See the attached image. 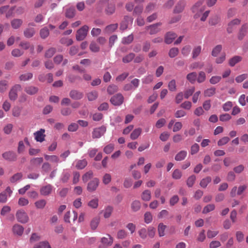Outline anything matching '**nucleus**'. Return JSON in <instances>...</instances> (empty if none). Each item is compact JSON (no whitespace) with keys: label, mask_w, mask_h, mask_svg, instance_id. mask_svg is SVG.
Masks as SVG:
<instances>
[{"label":"nucleus","mask_w":248,"mask_h":248,"mask_svg":"<svg viewBox=\"0 0 248 248\" xmlns=\"http://www.w3.org/2000/svg\"><path fill=\"white\" fill-rule=\"evenodd\" d=\"M89 29V28L87 25H84L78 29L77 31V40L79 41L84 40L87 35Z\"/></svg>","instance_id":"f257e3e1"},{"label":"nucleus","mask_w":248,"mask_h":248,"mask_svg":"<svg viewBox=\"0 0 248 248\" xmlns=\"http://www.w3.org/2000/svg\"><path fill=\"white\" fill-rule=\"evenodd\" d=\"M22 89L21 86L19 84H16L13 86L9 93V97L11 101H15L17 98V92Z\"/></svg>","instance_id":"f03ea898"},{"label":"nucleus","mask_w":248,"mask_h":248,"mask_svg":"<svg viewBox=\"0 0 248 248\" xmlns=\"http://www.w3.org/2000/svg\"><path fill=\"white\" fill-rule=\"evenodd\" d=\"M133 21V18L132 17L125 16L120 24V29L123 31L125 30L129 26H132Z\"/></svg>","instance_id":"7ed1b4c3"},{"label":"nucleus","mask_w":248,"mask_h":248,"mask_svg":"<svg viewBox=\"0 0 248 248\" xmlns=\"http://www.w3.org/2000/svg\"><path fill=\"white\" fill-rule=\"evenodd\" d=\"M16 217L18 221L22 223H26L29 220L27 214L23 210H18L16 213Z\"/></svg>","instance_id":"20e7f679"},{"label":"nucleus","mask_w":248,"mask_h":248,"mask_svg":"<svg viewBox=\"0 0 248 248\" xmlns=\"http://www.w3.org/2000/svg\"><path fill=\"white\" fill-rule=\"evenodd\" d=\"M246 188L247 186L246 185H241L238 187V189L237 190V186H234L232 187L230 192V195L232 197H234L236 195H241Z\"/></svg>","instance_id":"39448f33"},{"label":"nucleus","mask_w":248,"mask_h":248,"mask_svg":"<svg viewBox=\"0 0 248 248\" xmlns=\"http://www.w3.org/2000/svg\"><path fill=\"white\" fill-rule=\"evenodd\" d=\"M106 131V128L104 126L94 128L92 132V137L98 139L103 136Z\"/></svg>","instance_id":"423d86ee"},{"label":"nucleus","mask_w":248,"mask_h":248,"mask_svg":"<svg viewBox=\"0 0 248 248\" xmlns=\"http://www.w3.org/2000/svg\"><path fill=\"white\" fill-rule=\"evenodd\" d=\"M13 191L8 186L5 191L0 193V202L5 203L7 201V198L10 197Z\"/></svg>","instance_id":"0eeeda50"},{"label":"nucleus","mask_w":248,"mask_h":248,"mask_svg":"<svg viewBox=\"0 0 248 248\" xmlns=\"http://www.w3.org/2000/svg\"><path fill=\"white\" fill-rule=\"evenodd\" d=\"M161 25L162 23L161 22H158L148 26H146L145 29L146 30L149 31L150 34L153 35L157 33L160 31V28L159 27L161 26Z\"/></svg>","instance_id":"6e6552de"},{"label":"nucleus","mask_w":248,"mask_h":248,"mask_svg":"<svg viewBox=\"0 0 248 248\" xmlns=\"http://www.w3.org/2000/svg\"><path fill=\"white\" fill-rule=\"evenodd\" d=\"M124 99L121 93H117L110 98V101L114 106H120L123 103Z\"/></svg>","instance_id":"1a4fd4ad"},{"label":"nucleus","mask_w":248,"mask_h":248,"mask_svg":"<svg viewBox=\"0 0 248 248\" xmlns=\"http://www.w3.org/2000/svg\"><path fill=\"white\" fill-rule=\"evenodd\" d=\"M99 180L98 178H93L92 180L90 181L89 182V183L88 184V186H87V190L91 192L95 191L97 189V188L99 185Z\"/></svg>","instance_id":"9d476101"},{"label":"nucleus","mask_w":248,"mask_h":248,"mask_svg":"<svg viewBox=\"0 0 248 248\" xmlns=\"http://www.w3.org/2000/svg\"><path fill=\"white\" fill-rule=\"evenodd\" d=\"M45 130L44 129H40L39 130L34 133L35 140L40 142H42L45 140L46 135L45 134Z\"/></svg>","instance_id":"9b49d317"},{"label":"nucleus","mask_w":248,"mask_h":248,"mask_svg":"<svg viewBox=\"0 0 248 248\" xmlns=\"http://www.w3.org/2000/svg\"><path fill=\"white\" fill-rule=\"evenodd\" d=\"M2 156L5 160L9 161H14L17 158L16 153L12 151L5 152L2 154Z\"/></svg>","instance_id":"f8f14e48"},{"label":"nucleus","mask_w":248,"mask_h":248,"mask_svg":"<svg viewBox=\"0 0 248 248\" xmlns=\"http://www.w3.org/2000/svg\"><path fill=\"white\" fill-rule=\"evenodd\" d=\"M240 23V20L238 19H235L231 21L228 24L227 31L228 33H231L233 31L236 29V26L239 25Z\"/></svg>","instance_id":"ddd939ff"},{"label":"nucleus","mask_w":248,"mask_h":248,"mask_svg":"<svg viewBox=\"0 0 248 248\" xmlns=\"http://www.w3.org/2000/svg\"><path fill=\"white\" fill-rule=\"evenodd\" d=\"M53 186L50 184L42 186L40 190L41 195L46 196L50 194L52 191Z\"/></svg>","instance_id":"4468645a"},{"label":"nucleus","mask_w":248,"mask_h":248,"mask_svg":"<svg viewBox=\"0 0 248 248\" xmlns=\"http://www.w3.org/2000/svg\"><path fill=\"white\" fill-rule=\"evenodd\" d=\"M204 0H200L198 1L192 7V11L198 13L199 12H202L204 10V6H202Z\"/></svg>","instance_id":"2eb2a0df"},{"label":"nucleus","mask_w":248,"mask_h":248,"mask_svg":"<svg viewBox=\"0 0 248 248\" xmlns=\"http://www.w3.org/2000/svg\"><path fill=\"white\" fill-rule=\"evenodd\" d=\"M177 36V34L173 32H168L165 36V42L167 44H170L173 42Z\"/></svg>","instance_id":"dca6fc26"},{"label":"nucleus","mask_w":248,"mask_h":248,"mask_svg":"<svg viewBox=\"0 0 248 248\" xmlns=\"http://www.w3.org/2000/svg\"><path fill=\"white\" fill-rule=\"evenodd\" d=\"M70 97L74 100H79L83 98V93L76 90H72L69 93Z\"/></svg>","instance_id":"f3484780"},{"label":"nucleus","mask_w":248,"mask_h":248,"mask_svg":"<svg viewBox=\"0 0 248 248\" xmlns=\"http://www.w3.org/2000/svg\"><path fill=\"white\" fill-rule=\"evenodd\" d=\"M19 46L24 49H29L31 54H33L34 53V46L33 45H31L29 42L22 41L19 44Z\"/></svg>","instance_id":"a211bd4d"},{"label":"nucleus","mask_w":248,"mask_h":248,"mask_svg":"<svg viewBox=\"0 0 248 248\" xmlns=\"http://www.w3.org/2000/svg\"><path fill=\"white\" fill-rule=\"evenodd\" d=\"M76 10L74 7L71 6L67 8L65 12V16L67 18H72L75 16Z\"/></svg>","instance_id":"6ab92c4d"},{"label":"nucleus","mask_w":248,"mask_h":248,"mask_svg":"<svg viewBox=\"0 0 248 248\" xmlns=\"http://www.w3.org/2000/svg\"><path fill=\"white\" fill-rule=\"evenodd\" d=\"M108 238L102 237L101 240V243L107 247L111 246L113 242V238L109 235L108 234Z\"/></svg>","instance_id":"aec40b11"},{"label":"nucleus","mask_w":248,"mask_h":248,"mask_svg":"<svg viewBox=\"0 0 248 248\" xmlns=\"http://www.w3.org/2000/svg\"><path fill=\"white\" fill-rule=\"evenodd\" d=\"M22 23L23 20L18 18L14 19L11 22V26L14 29L19 28Z\"/></svg>","instance_id":"412c9836"},{"label":"nucleus","mask_w":248,"mask_h":248,"mask_svg":"<svg viewBox=\"0 0 248 248\" xmlns=\"http://www.w3.org/2000/svg\"><path fill=\"white\" fill-rule=\"evenodd\" d=\"M24 231L23 227L18 224L15 225L13 227V232L15 234L18 235H21L23 234Z\"/></svg>","instance_id":"4be33fe9"},{"label":"nucleus","mask_w":248,"mask_h":248,"mask_svg":"<svg viewBox=\"0 0 248 248\" xmlns=\"http://www.w3.org/2000/svg\"><path fill=\"white\" fill-rule=\"evenodd\" d=\"M35 31L33 28H27L24 31V35L25 37L30 38L35 34Z\"/></svg>","instance_id":"5701e85b"},{"label":"nucleus","mask_w":248,"mask_h":248,"mask_svg":"<svg viewBox=\"0 0 248 248\" xmlns=\"http://www.w3.org/2000/svg\"><path fill=\"white\" fill-rule=\"evenodd\" d=\"M187 155V152L182 150L178 153L175 156V160L180 161L185 159Z\"/></svg>","instance_id":"b1692460"},{"label":"nucleus","mask_w":248,"mask_h":248,"mask_svg":"<svg viewBox=\"0 0 248 248\" xmlns=\"http://www.w3.org/2000/svg\"><path fill=\"white\" fill-rule=\"evenodd\" d=\"M24 90L27 94L30 95H33L37 93L38 89L36 87L30 86L26 87Z\"/></svg>","instance_id":"393cba45"},{"label":"nucleus","mask_w":248,"mask_h":248,"mask_svg":"<svg viewBox=\"0 0 248 248\" xmlns=\"http://www.w3.org/2000/svg\"><path fill=\"white\" fill-rule=\"evenodd\" d=\"M113 208L111 206H107L102 212L103 213V216L105 218H108L110 217Z\"/></svg>","instance_id":"a878e982"},{"label":"nucleus","mask_w":248,"mask_h":248,"mask_svg":"<svg viewBox=\"0 0 248 248\" xmlns=\"http://www.w3.org/2000/svg\"><path fill=\"white\" fill-rule=\"evenodd\" d=\"M242 60V57L240 56H235L230 59L229 64L230 66L233 67L236 63L239 62Z\"/></svg>","instance_id":"bb28decb"},{"label":"nucleus","mask_w":248,"mask_h":248,"mask_svg":"<svg viewBox=\"0 0 248 248\" xmlns=\"http://www.w3.org/2000/svg\"><path fill=\"white\" fill-rule=\"evenodd\" d=\"M115 11V6L114 4H108L105 8V13L108 15H111L114 13Z\"/></svg>","instance_id":"cd10ccee"},{"label":"nucleus","mask_w":248,"mask_h":248,"mask_svg":"<svg viewBox=\"0 0 248 248\" xmlns=\"http://www.w3.org/2000/svg\"><path fill=\"white\" fill-rule=\"evenodd\" d=\"M247 29L248 26L247 25V24H244L242 25L238 35V37L239 40L242 39L243 37L245 36V35L247 33Z\"/></svg>","instance_id":"c85d7f7f"},{"label":"nucleus","mask_w":248,"mask_h":248,"mask_svg":"<svg viewBox=\"0 0 248 248\" xmlns=\"http://www.w3.org/2000/svg\"><path fill=\"white\" fill-rule=\"evenodd\" d=\"M185 2L183 1H179L175 7L174 12L175 13H179L183 11L185 7Z\"/></svg>","instance_id":"c756f323"},{"label":"nucleus","mask_w":248,"mask_h":248,"mask_svg":"<svg viewBox=\"0 0 248 248\" xmlns=\"http://www.w3.org/2000/svg\"><path fill=\"white\" fill-rule=\"evenodd\" d=\"M142 129L141 128H138L134 129L130 135V138L132 140L137 139L141 134Z\"/></svg>","instance_id":"7c9ffc66"},{"label":"nucleus","mask_w":248,"mask_h":248,"mask_svg":"<svg viewBox=\"0 0 248 248\" xmlns=\"http://www.w3.org/2000/svg\"><path fill=\"white\" fill-rule=\"evenodd\" d=\"M135 57V54L134 53H129L123 58L124 63H129L131 62Z\"/></svg>","instance_id":"2f4dec72"},{"label":"nucleus","mask_w":248,"mask_h":248,"mask_svg":"<svg viewBox=\"0 0 248 248\" xmlns=\"http://www.w3.org/2000/svg\"><path fill=\"white\" fill-rule=\"evenodd\" d=\"M166 229V226L162 223H160L158 225L157 231L158 235L160 237L165 235V230Z\"/></svg>","instance_id":"473e14b6"},{"label":"nucleus","mask_w":248,"mask_h":248,"mask_svg":"<svg viewBox=\"0 0 248 248\" xmlns=\"http://www.w3.org/2000/svg\"><path fill=\"white\" fill-rule=\"evenodd\" d=\"M216 88L215 87H211L207 89L204 91V95L205 97H211L214 95L216 93Z\"/></svg>","instance_id":"72a5a7b5"},{"label":"nucleus","mask_w":248,"mask_h":248,"mask_svg":"<svg viewBox=\"0 0 248 248\" xmlns=\"http://www.w3.org/2000/svg\"><path fill=\"white\" fill-rule=\"evenodd\" d=\"M133 40L134 35L132 33H131L126 37H123L122 40V43L123 44L128 45L132 43Z\"/></svg>","instance_id":"f704fd0d"},{"label":"nucleus","mask_w":248,"mask_h":248,"mask_svg":"<svg viewBox=\"0 0 248 248\" xmlns=\"http://www.w3.org/2000/svg\"><path fill=\"white\" fill-rule=\"evenodd\" d=\"M87 97L90 101L95 100L98 97V93L95 91L90 92L87 94Z\"/></svg>","instance_id":"c9c22d12"},{"label":"nucleus","mask_w":248,"mask_h":248,"mask_svg":"<svg viewBox=\"0 0 248 248\" xmlns=\"http://www.w3.org/2000/svg\"><path fill=\"white\" fill-rule=\"evenodd\" d=\"M197 77V75L196 72H191L186 76L187 79L192 84L195 82Z\"/></svg>","instance_id":"e433bc0d"},{"label":"nucleus","mask_w":248,"mask_h":248,"mask_svg":"<svg viewBox=\"0 0 248 248\" xmlns=\"http://www.w3.org/2000/svg\"><path fill=\"white\" fill-rule=\"evenodd\" d=\"M100 222V218L98 217H94L91 221L90 226L93 230H95Z\"/></svg>","instance_id":"4c0bfd02"},{"label":"nucleus","mask_w":248,"mask_h":248,"mask_svg":"<svg viewBox=\"0 0 248 248\" xmlns=\"http://www.w3.org/2000/svg\"><path fill=\"white\" fill-rule=\"evenodd\" d=\"M118 24H112L107 26L105 29V31L107 33H111L114 31L118 28Z\"/></svg>","instance_id":"58836bf2"},{"label":"nucleus","mask_w":248,"mask_h":248,"mask_svg":"<svg viewBox=\"0 0 248 248\" xmlns=\"http://www.w3.org/2000/svg\"><path fill=\"white\" fill-rule=\"evenodd\" d=\"M49 34V30L46 27L41 29L40 31V35L42 39H46Z\"/></svg>","instance_id":"ea45409f"},{"label":"nucleus","mask_w":248,"mask_h":248,"mask_svg":"<svg viewBox=\"0 0 248 248\" xmlns=\"http://www.w3.org/2000/svg\"><path fill=\"white\" fill-rule=\"evenodd\" d=\"M151 198V192L149 190H144L141 194V199L144 201H149Z\"/></svg>","instance_id":"a19ab883"},{"label":"nucleus","mask_w":248,"mask_h":248,"mask_svg":"<svg viewBox=\"0 0 248 248\" xmlns=\"http://www.w3.org/2000/svg\"><path fill=\"white\" fill-rule=\"evenodd\" d=\"M202 50V47L200 46H195L192 53V58L193 59L196 58L200 54Z\"/></svg>","instance_id":"79ce46f5"},{"label":"nucleus","mask_w":248,"mask_h":248,"mask_svg":"<svg viewBox=\"0 0 248 248\" xmlns=\"http://www.w3.org/2000/svg\"><path fill=\"white\" fill-rule=\"evenodd\" d=\"M141 204L140 201H134L132 202L131 204V208L132 210L134 212H137L140 210V208Z\"/></svg>","instance_id":"37998d69"},{"label":"nucleus","mask_w":248,"mask_h":248,"mask_svg":"<svg viewBox=\"0 0 248 248\" xmlns=\"http://www.w3.org/2000/svg\"><path fill=\"white\" fill-rule=\"evenodd\" d=\"M211 182V178L209 176L206 177L204 178H203L200 183V185L201 187L203 188H205L208 184Z\"/></svg>","instance_id":"c03bdc74"},{"label":"nucleus","mask_w":248,"mask_h":248,"mask_svg":"<svg viewBox=\"0 0 248 248\" xmlns=\"http://www.w3.org/2000/svg\"><path fill=\"white\" fill-rule=\"evenodd\" d=\"M45 158L46 160L50 161L52 162L58 163L59 162V157L55 155H45Z\"/></svg>","instance_id":"a18cd8bd"},{"label":"nucleus","mask_w":248,"mask_h":248,"mask_svg":"<svg viewBox=\"0 0 248 248\" xmlns=\"http://www.w3.org/2000/svg\"><path fill=\"white\" fill-rule=\"evenodd\" d=\"M46 203V200L42 199V200H40L36 201L34 203V204L35 205V207L37 209H43L45 207Z\"/></svg>","instance_id":"49530a36"},{"label":"nucleus","mask_w":248,"mask_h":248,"mask_svg":"<svg viewBox=\"0 0 248 248\" xmlns=\"http://www.w3.org/2000/svg\"><path fill=\"white\" fill-rule=\"evenodd\" d=\"M33 75L31 73H28L22 74L19 77V79L21 81H27L30 79H31L32 78Z\"/></svg>","instance_id":"de8ad7c7"},{"label":"nucleus","mask_w":248,"mask_h":248,"mask_svg":"<svg viewBox=\"0 0 248 248\" xmlns=\"http://www.w3.org/2000/svg\"><path fill=\"white\" fill-rule=\"evenodd\" d=\"M88 205L93 209L97 208L98 206V199L97 198L92 199L88 202Z\"/></svg>","instance_id":"09e8293b"},{"label":"nucleus","mask_w":248,"mask_h":248,"mask_svg":"<svg viewBox=\"0 0 248 248\" xmlns=\"http://www.w3.org/2000/svg\"><path fill=\"white\" fill-rule=\"evenodd\" d=\"M33 248H51V247L48 242L43 241L35 245Z\"/></svg>","instance_id":"8fccbe9b"},{"label":"nucleus","mask_w":248,"mask_h":248,"mask_svg":"<svg viewBox=\"0 0 248 248\" xmlns=\"http://www.w3.org/2000/svg\"><path fill=\"white\" fill-rule=\"evenodd\" d=\"M22 177V174L21 173H16L10 178V182L12 183H16L21 180Z\"/></svg>","instance_id":"3c124183"},{"label":"nucleus","mask_w":248,"mask_h":248,"mask_svg":"<svg viewBox=\"0 0 248 248\" xmlns=\"http://www.w3.org/2000/svg\"><path fill=\"white\" fill-rule=\"evenodd\" d=\"M87 165V162L86 159H82L78 160L76 164V167L78 169H83Z\"/></svg>","instance_id":"603ef678"},{"label":"nucleus","mask_w":248,"mask_h":248,"mask_svg":"<svg viewBox=\"0 0 248 248\" xmlns=\"http://www.w3.org/2000/svg\"><path fill=\"white\" fill-rule=\"evenodd\" d=\"M118 90L117 86L112 84L110 85L107 89V92L109 94H112L116 93Z\"/></svg>","instance_id":"864d4df0"},{"label":"nucleus","mask_w":248,"mask_h":248,"mask_svg":"<svg viewBox=\"0 0 248 248\" xmlns=\"http://www.w3.org/2000/svg\"><path fill=\"white\" fill-rule=\"evenodd\" d=\"M138 233L142 239H145L147 237V230L145 228H142L138 231Z\"/></svg>","instance_id":"5fc2aeb1"},{"label":"nucleus","mask_w":248,"mask_h":248,"mask_svg":"<svg viewBox=\"0 0 248 248\" xmlns=\"http://www.w3.org/2000/svg\"><path fill=\"white\" fill-rule=\"evenodd\" d=\"M147 235L151 238L154 237L155 234V229L153 226L148 227L147 230Z\"/></svg>","instance_id":"6e6d98bb"},{"label":"nucleus","mask_w":248,"mask_h":248,"mask_svg":"<svg viewBox=\"0 0 248 248\" xmlns=\"http://www.w3.org/2000/svg\"><path fill=\"white\" fill-rule=\"evenodd\" d=\"M8 87V81L5 80L0 81V93L4 92Z\"/></svg>","instance_id":"4d7b16f0"},{"label":"nucleus","mask_w":248,"mask_h":248,"mask_svg":"<svg viewBox=\"0 0 248 248\" xmlns=\"http://www.w3.org/2000/svg\"><path fill=\"white\" fill-rule=\"evenodd\" d=\"M70 173L67 170H64L61 177V181L63 183H66L70 177Z\"/></svg>","instance_id":"13d9d810"},{"label":"nucleus","mask_w":248,"mask_h":248,"mask_svg":"<svg viewBox=\"0 0 248 248\" xmlns=\"http://www.w3.org/2000/svg\"><path fill=\"white\" fill-rule=\"evenodd\" d=\"M215 208V206L214 204H209L205 206L202 211L203 214H206L211 211H213Z\"/></svg>","instance_id":"bf43d9fd"},{"label":"nucleus","mask_w":248,"mask_h":248,"mask_svg":"<svg viewBox=\"0 0 248 248\" xmlns=\"http://www.w3.org/2000/svg\"><path fill=\"white\" fill-rule=\"evenodd\" d=\"M196 180V176L194 175H192L190 176L187 179L186 181V185L187 186L191 187H192Z\"/></svg>","instance_id":"052dcab7"},{"label":"nucleus","mask_w":248,"mask_h":248,"mask_svg":"<svg viewBox=\"0 0 248 248\" xmlns=\"http://www.w3.org/2000/svg\"><path fill=\"white\" fill-rule=\"evenodd\" d=\"M60 42L62 44L65 45L67 46H70L73 43V41L72 39L65 37L61 39Z\"/></svg>","instance_id":"680f3d73"},{"label":"nucleus","mask_w":248,"mask_h":248,"mask_svg":"<svg viewBox=\"0 0 248 248\" xmlns=\"http://www.w3.org/2000/svg\"><path fill=\"white\" fill-rule=\"evenodd\" d=\"M43 161L42 157H36L31 160V164L33 166H38L41 164Z\"/></svg>","instance_id":"e2e57ef3"},{"label":"nucleus","mask_w":248,"mask_h":248,"mask_svg":"<svg viewBox=\"0 0 248 248\" xmlns=\"http://www.w3.org/2000/svg\"><path fill=\"white\" fill-rule=\"evenodd\" d=\"M144 222L146 224L151 223L153 219V217L150 212H146L144 215Z\"/></svg>","instance_id":"0e129e2a"},{"label":"nucleus","mask_w":248,"mask_h":248,"mask_svg":"<svg viewBox=\"0 0 248 248\" xmlns=\"http://www.w3.org/2000/svg\"><path fill=\"white\" fill-rule=\"evenodd\" d=\"M127 235V232L124 230H119L117 233V238L119 239L125 238Z\"/></svg>","instance_id":"69168bd1"},{"label":"nucleus","mask_w":248,"mask_h":248,"mask_svg":"<svg viewBox=\"0 0 248 248\" xmlns=\"http://www.w3.org/2000/svg\"><path fill=\"white\" fill-rule=\"evenodd\" d=\"M182 176V172L178 169H175L172 174V177L174 179H180Z\"/></svg>","instance_id":"338daca9"},{"label":"nucleus","mask_w":248,"mask_h":248,"mask_svg":"<svg viewBox=\"0 0 248 248\" xmlns=\"http://www.w3.org/2000/svg\"><path fill=\"white\" fill-rule=\"evenodd\" d=\"M153 81V76L151 75H148L144 77L142 79V82L143 84H150Z\"/></svg>","instance_id":"774afa93"}]
</instances>
